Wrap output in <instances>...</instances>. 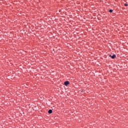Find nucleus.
I'll list each match as a JSON object with an SVG mask.
<instances>
[{"mask_svg":"<svg viewBox=\"0 0 128 128\" xmlns=\"http://www.w3.org/2000/svg\"><path fill=\"white\" fill-rule=\"evenodd\" d=\"M109 12H112V10H109Z\"/></svg>","mask_w":128,"mask_h":128,"instance_id":"4","label":"nucleus"},{"mask_svg":"<svg viewBox=\"0 0 128 128\" xmlns=\"http://www.w3.org/2000/svg\"><path fill=\"white\" fill-rule=\"evenodd\" d=\"M110 56L112 58H116V54H113L112 56V55H110Z\"/></svg>","mask_w":128,"mask_h":128,"instance_id":"2","label":"nucleus"},{"mask_svg":"<svg viewBox=\"0 0 128 128\" xmlns=\"http://www.w3.org/2000/svg\"><path fill=\"white\" fill-rule=\"evenodd\" d=\"M52 110H50L48 111V114H52Z\"/></svg>","mask_w":128,"mask_h":128,"instance_id":"3","label":"nucleus"},{"mask_svg":"<svg viewBox=\"0 0 128 128\" xmlns=\"http://www.w3.org/2000/svg\"><path fill=\"white\" fill-rule=\"evenodd\" d=\"M124 6H128V4H125Z\"/></svg>","mask_w":128,"mask_h":128,"instance_id":"5","label":"nucleus"},{"mask_svg":"<svg viewBox=\"0 0 128 128\" xmlns=\"http://www.w3.org/2000/svg\"><path fill=\"white\" fill-rule=\"evenodd\" d=\"M64 86H68V84H70V82L68 81H66L64 82Z\"/></svg>","mask_w":128,"mask_h":128,"instance_id":"1","label":"nucleus"}]
</instances>
